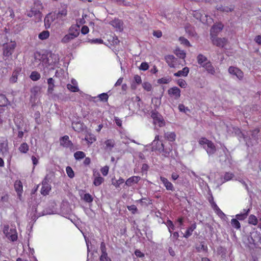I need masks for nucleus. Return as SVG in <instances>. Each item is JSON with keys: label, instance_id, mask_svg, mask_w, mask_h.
Instances as JSON below:
<instances>
[{"label": "nucleus", "instance_id": "9b49d317", "mask_svg": "<svg viewBox=\"0 0 261 261\" xmlns=\"http://www.w3.org/2000/svg\"><path fill=\"white\" fill-rule=\"evenodd\" d=\"M8 153V141L6 139L2 138L0 139V155L5 156Z\"/></svg>", "mask_w": 261, "mask_h": 261}, {"label": "nucleus", "instance_id": "338daca9", "mask_svg": "<svg viewBox=\"0 0 261 261\" xmlns=\"http://www.w3.org/2000/svg\"><path fill=\"white\" fill-rule=\"evenodd\" d=\"M135 254L136 256L139 257H143L144 256V254L141 251H140L139 250H136L135 251Z\"/></svg>", "mask_w": 261, "mask_h": 261}, {"label": "nucleus", "instance_id": "1a4fd4ad", "mask_svg": "<svg viewBox=\"0 0 261 261\" xmlns=\"http://www.w3.org/2000/svg\"><path fill=\"white\" fill-rule=\"evenodd\" d=\"M16 46V43L14 42H11L9 43L4 44L3 55L5 57H10L13 53Z\"/></svg>", "mask_w": 261, "mask_h": 261}, {"label": "nucleus", "instance_id": "f704fd0d", "mask_svg": "<svg viewBox=\"0 0 261 261\" xmlns=\"http://www.w3.org/2000/svg\"><path fill=\"white\" fill-rule=\"evenodd\" d=\"M165 137L169 141L173 142L176 139V135L174 132H167L165 134Z\"/></svg>", "mask_w": 261, "mask_h": 261}, {"label": "nucleus", "instance_id": "dca6fc26", "mask_svg": "<svg viewBox=\"0 0 261 261\" xmlns=\"http://www.w3.org/2000/svg\"><path fill=\"white\" fill-rule=\"evenodd\" d=\"M211 38L213 43L218 47H223L227 42V40L225 38H217L214 36L211 37Z\"/></svg>", "mask_w": 261, "mask_h": 261}, {"label": "nucleus", "instance_id": "0eeeda50", "mask_svg": "<svg viewBox=\"0 0 261 261\" xmlns=\"http://www.w3.org/2000/svg\"><path fill=\"white\" fill-rule=\"evenodd\" d=\"M151 117L153 119V124L155 126L163 127L165 125V122L163 116L158 112L152 111L151 112Z\"/></svg>", "mask_w": 261, "mask_h": 261}, {"label": "nucleus", "instance_id": "2f4dec72", "mask_svg": "<svg viewBox=\"0 0 261 261\" xmlns=\"http://www.w3.org/2000/svg\"><path fill=\"white\" fill-rule=\"evenodd\" d=\"M14 187L17 193L18 196L19 198L22 191V185L20 181H16L14 184Z\"/></svg>", "mask_w": 261, "mask_h": 261}, {"label": "nucleus", "instance_id": "c756f323", "mask_svg": "<svg viewBox=\"0 0 261 261\" xmlns=\"http://www.w3.org/2000/svg\"><path fill=\"white\" fill-rule=\"evenodd\" d=\"M84 139L89 145H91L96 140L95 136L90 133L86 135Z\"/></svg>", "mask_w": 261, "mask_h": 261}, {"label": "nucleus", "instance_id": "39448f33", "mask_svg": "<svg viewBox=\"0 0 261 261\" xmlns=\"http://www.w3.org/2000/svg\"><path fill=\"white\" fill-rule=\"evenodd\" d=\"M159 138V136L156 135L154 140L152 142V149L158 150L160 152L162 151L165 156H168L169 155L170 152L171 151V149H169V150H165L163 143L160 142Z\"/></svg>", "mask_w": 261, "mask_h": 261}, {"label": "nucleus", "instance_id": "f257e3e1", "mask_svg": "<svg viewBox=\"0 0 261 261\" xmlns=\"http://www.w3.org/2000/svg\"><path fill=\"white\" fill-rule=\"evenodd\" d=\"M80 34V26L79 25H71L68 31V33L64 35L61 39V42L63 44H67Z\"/></svg>", "mask_w": 261, "mask_h": 261}, {"label": "nucleus", "instance_id": "c03bdc74", "mask_svg": "<svg viewBox=\"0 0 261 261\" xmlns=\"http://www.w3.org/2000/svg\"><path fill=\"white\" fill-rule=\"evenodd\" d=\"M248 215V211L245 212L244 214H238L236 215V218L240 221L245 220Z\"/></svg>", "mask_w": 261, "mask_h": 261}, {"label": "nucleus", "instance_id": "0e129e2a", "mask_svg": "<svg viewBox=\"0 0 261 261\" xmlns=\"http://www.w3.org/2000/svg\"><path fill=\"white\" fill-rule=\"evenodd\" d=\"M89 32V28L86 25H84L81 29V33L83 35H86Z\"/></svg>", "mask_w": 261, "mask_h": 261}, {"label": "nucleus", "instance_id": "58836bf2", "mask_svg": "<svg viewBox=\"0 0 261 261\" xmlns=\"http://www.w3.org/2000/svg\"><path fill=\"white\" fill-rule=\"evenodd\" d=\"M258 222V220L255 216L251 215L248 218V223L250 224L256 225Z\"/></svg>", "mask_w": 261, "mask_h": 261}, {"label": "nucleus", "instance_id": "8fccbe9b", "mask_svg": "<svg viewBox=\"0 0 261 261\" xmlns=\"http://www.w3.org/2000/svg\"><path fill=\"white\" fill-rule=\"evenodd\" d=\"M67 88L71 92H75L79 91L77 86H74L70 84H67Z\"/></svg>", "mask_w": 261, "mask_h": 261}, {"label": "nucleus", "instance_id": "13d9d810", "mask_svg": "<svg viewBox=\"0 0 261 261\" xmlns=\"http://www.w3.org/2000/svg\"><path fill=\"white\" fill-rule=\"evenodd\" d=\"M124 181V180L122 178H119V179L116 180L115 182H113V185L116 188H118L119 187V186L123 184Z\"/></svg>", "mask_w": 261, "mask_h": 261}, {"label": "nucleus", "instance_id": "4be33fe9", "mask_svg": "<svg viewBox=\"0 0 261 261\" xmlns=\"http://www.w3.org/2000/svg\"><path fill=\"white\" fill-rule=\"evenodd\" d=\"M160 180L167 190L172 191L174 190V187L173 184L170 182L166 178L161 176Z\"/></svg>", "mask_w": 261, "mask_h": 261}, {"label": "nucleus", "instance_id": "4d7b16f0", "mask_svg": "<svg viewBox=\"0 0 261 261\" xmlns=\"http://www.w3.org/2000/svg\"><path fill=\"white\" fill-rule=\"evenodd\" d=\"M109 167L108 166H105L101 168L100 171L103 176H107L108 174Z\"/></svg>", "mask_w": 261, "mask_h": 261}, {"label": "nucleus", "instance_id": "09e8293b", "mask_svg": "<svg viewBox=\"0 0 261 261\" xmlns=\"http://www.w3.org/2000/svg\"><path fill=\"white\" fill-rule=\"evenodd\" d=\"M175 54L178 57L181 59H184L186 57V53L182 50L179 49H176L175 51Z\"/></svg>", "mask_w": 261, "mask_h": 261}, {"label": "nucleus", "instance_id": "72a5a7b5", "mask_svg": "<svg viewBox=\"0 0 261 261\" xmlns=\"http://www.w3.org/2000/svg\"><path fill=\"white\" fill-rule=\"evenodd\" d=\"M49 35V32L47 30H44L39 34L38 38L41 40H45L48 38Z\"/></svg>", "mask_w": 261, "mask_h": 261}, {"label": "nucleus", "instance_id": "ea45409f", "mask_svg": "<svg viewBox=\"0 0 261 261\" xmlns=\"http://www.w3.org/2000/svg\"><path fill=\"white\" fill-rule=\"evenodd\" d=\"M85 153L81 151H78L74 153V157L77 160H80L84 159L85 157Z\"/></svg>", "mask_w": 261, "mask_h": 261}, {"label": "nucleus", "instance_id": "37998d69", "mask_svg": "<svg viewBox=\"0 0 261 261\" xmlns=\"http://www.w3.org/2000/svg\"><path fill=\"white\" fill-rule=\"evenodd\" d=\"M217 10L222 11V12H228L230 11H231L233 10V8L232 7H225V6H217Z\"/></svg>", "mask_w": 261, "mask_h": 261}, {"label": "nucleus", "instance_id": "473e14b6", "mask_svg": "<svg viewBox=\"0 0 261 261\" xmlns=\"http://www.w3.org/2000/svg\"><path fill=\"white\" fill-rule=\"evenodd\" d=\"M196 225L195 223L192 224L186 230L184 235L185 238H188L192 234V232L196 229Z\"/></svg>", "mask_w": 261, "mask_h": 261}, {"label": "nucleus", "instance_id": "a19ab883", "mask_svg": "<svg viewBox=\"0 0 261 261\" xmlns=\"http://www.w3.org/2000/svg\"><path fill=\"white\" fill-rule=\"evenodd\" d=\"M231 224L232 227L234 228L239 229L241 227V224L240 222H239V220H238L236 218H233L231 220Z\"/></svg>", "mask_w": 261, "mask_h": 261}, {"label": "nucleus", "instance_id": "f3484780", "mask_svg": "<svg viewBox=\"0 0 261 261\" xmlns=\"http://www.w3.org/2000/svg\"><path fill=\"white\" fill-rule=\"evenodd\" d=\"M50 190L51 186L48 183V180L47 178V177H45L44 180L42 181L41 193L43 195H48Z\"/></svg>", "mask_w": 261, "mask_h": 261}, {"label": "nucleus", "instance_id": "6e6552de", "mask_svg": "<svg viewBox=\"0 0 261 261\" xmlns=\"http://www.w3.org/2000/svg\"><path fill=\"white\" fill-rule=\"evenodd\" d=\"M132 105H129L128 109L133 113L136 111L141 110L142 107L143 103L139 96H136L132 102Z\"/></svg>", "mask_w": 261, "mask_h": 261}, {"label": "nucleus", "instance_id": "f8f14e48", "mask_svg": "<svg viewBox=\"0 0 261 261\" xmlns=\"http://www.w3.org/2000/svg\"><path fill=\"white\" fill-rule=\"evenodd\" d=\"M166 63L171 68H177L179 64L177 59L173 55H168L165 57Z\"/></svg>", "mask_w": 261, "mask_h": 261}, {"label": "nucleus", "instance_id": "e2e57ef3", "mask_svg": "<svg viewBox=\"0 0 261 261\" xmlns=\"http://www.w3.org/2000/svg\"><path fill=\"white\" fill-rule=\"evenodd\" d=\"M179 41H180L181 43L184 45H186L187 46H190L189 41L187 39L184 37H180Z\"/></svg>", "mask_w": 261, "mask_h": 261}, {"label": "nucleus", "instance_id": "a211bd4d", "mask_svg": "<svg viewBox=\"0 0 261 261\" xmlns=\"http://www.w3.org/2000/svg\"><path fill=\"white\" fill-rule=\"evenodd\" d=\"M194 16L197 19H199L203 23H210L212 22V19L210 17H208L207 15L205 14H201L198 12H195L194 14Z\"/></svg>", "mask_w": 261, "mask_h": 261}, {"label": "nucleus", "instance_id": "6e6d98bb", "mask_svg": "<svg viewBox=\"0 0 261 261\" xmlns=\"http://www.w3.org/2000/svg\"><path fill=\"white\" fill-rule=\"evenodd\" d=\"M66 171L68 176L70 178H72L74 177V172L70 167H69V166L67 167L66 169Z\"/></svg>", "mask_w": 261, "mask_h": 261}, {"label": "nucleus", "instance_id": "603ef678", "mask_svg": "<svg viewBox=\"0 0 261 261\" xmlns=\"http://www.w3.org/2000/svg\"><path fill=\"white\" fill-rule=\"evenodd\" d=\"M67 14V11L65 9H62L57 14V18L62 19V17H65Z\"/></svg>", "mask_w": 261, "mask_h": 261}, {"label": "nucleus", "instance_id": "2eb2a0df", "mask_svg": "<svg viewBox=\"0 0 261 261\" xmlns=\"http://www.w3.org/2000/svg\"><path fill=\"white\" fill-rule=\"evenodd\" d=\"M60 143L61 146L64 147L72 149L73 148V144L68 136H64L60 140Z\"/></svg>", "mask_w": 261, "mask_h": 261}, {"label": "nucleus", "instance_id": "e433bc0d", "mask_svg": "<svg viewBox=\"0 0 261 261\" xmlns=\"http://www.w3.org/2000/svg\"><path fill=\"white\" fill-rule=\"evenodd\" d=\"M47 84H48V92L49 93H51L54 90V81L53 78L50 77L47 80Z\"/></svg>", "mask_w": 261, "mask_h": 261}, {"label": "nucleus", "instance_id": "3c124183", "mask_svg": "<svg viewBox=\"0 0 261 261\" xmlns=\"http://www.w3.org/2000/svg\"><path fill=\"white\" fill-rule=\"evenodd\" d=\"M100 261H111V259L108 257L107 254L102 250V254L100 256Z\"/></svg>", "mask_w": 261, "mask_h": 261}, {"label": "nucleus", "instance_id": "423d86ee", "mask_svg": "<svg viewBox=\"0 0 261 261\" xmlns=\"http://www.w3.org/2000/svg\"><path fill=\"white\" fill-rule=\"evenodd\" d=\"M3 232L9 240L13 242L17 240V234L16 229H10L8 225H5L3 228Z\"/></svg>", "mask_w": 261, "mask_h": 261}, {"label": "nucleus", "instance_id": "393cba45", "mask_svg": "<svg viewBox=\"0 0 261 261\" xmlns=\"http://www.w3.org/2000/svg\"><path fill=\"white\" fill-rule=\"evenodd\" d=\"M93 176L94 177L93 180V184L94 186H99L104 181V178L100 176L98 172L96 174L94 173Z\"/></svg>", "mask_w": 261, "mask_h": 261}, {"label": "nucleus", "instance_id": "69168bd1", "mask_svg": "<svg viewBox=\"0 0 261 261\" xmlns=\"http://www.w3.org/2000/svg\"><path fill=\"white\" fill-rule=\"evenodd\" d=\"M90 42L93 44H101L103 43V40L101 39H95L91 40Z\"/></svg>", "mask_w": 261, "mask_h": 261}, {"label": "nucleus", "instance_id": "052dcab7", "mask_svg": "<svg viewBox=\"0 0 261 261\" xmlns=\"http://www.w3.org/2000/svg\"><path fill=\"white\" fill-rule=\"evenodd\" d=\"M178 110L181 112L186 113L187 111H189V109L188 107H186L183 104H179L178 106Z\"/></svg>", "mask_w": 261, "mask_h": 261}, {"label": "nucleus", "instance_id": "4c0bfd02", "mask_svg": "<svg viewBox=\"0 0 261 261\" xmlns=\"http://www.w3.org/2000/svg\"><path fill=\"white\" fill-rule=\"evenodd\" d=\"M18 149L21 153H25L29 150V146L26 143H23L20 145Z\"/></svg>", "mask_w": 261, "mask_h": 261}, {"label": "nucleus", "instance_id": "5fc2aeb1", "mask_svg": "<svg viewBox=\"0 0 261 261\" xmlns=\"http://www.w3.org/2000/svg\"><path fill=\"white\" fill-rule=\"evenodd\" d=\"M177 84L182 88H186L187 86L186 82L183 79H179L177 82Z\"/></svg>", "mask_w": 261, "mask_h": 261}, {"label": "nucleus", "instance_id": "f03ea898", "mask_svg": "<svg viewBox=\"0 0 261 261\" xmlns=\"http://www.w3.org/2000/svg\"><path fill=\"white\" fill-rule=\"evenodd\" d=\"M42 60L39 64L41 67L54 69L53 66L58 61V56L55 54L50 55L48 57H42Z\"/></svg>", "mask_w": 261, "mask_h": 261}, {"label": "nucleus", "instance_id": "20e7f679", "mask_svg": "<svg viewBox=\"0 0 261 261\" xmlns=\"http://www.w3.org/2000/svg\"><path fill=\"white\" fill-rule=\"evenodd\" d=\"M42 3L39 0L35 1L33 5L31 8L30 12H28L27 15L32 17L37 15L39 18L41 17V11L43 9Z\"/></svg>", "mask_w": 261, "mask_h": 261}, {"label": "nucleus", "instance_id": "a18cd8bd", "mask_svg": "<svg viewBox=\"0 0 261 261\" xmlns=\"http://www.w3.org/2000/svg\"><path fill=\"white\" fill-rule=\"evenodd\" d=\"M142 87L147 91H151L152 89V85L147 82H144L142 83Z\"/></svg>", "mask_w": 261, "mask_h": 261}, {"label": "nucleus", "instance_id": "774afa93", "mask_svg": "<svg viewBox=\"0 0 261 261\" xmlns=\"http://www.w3.org/2000/svg\"><path fill=\"white\" fill-rule=\"evenodd\" d=\"M216 213H217V215L222 219L225 217L224 213L220 208L217 210Z\"/></svg>", "mask_w": 261, "mask_h": 261}, {"label": "nucleus", "instance_id": "7c9ffc66", "mask_svg": "<svg viewBox=\"0 0 261 261\" xmlns=\"http://www.w3.org/2000/svg\"><path fill=\"white\" fill-rule=\"evenodd\" d=\"M20 71V68H17L13 71L12 76L10 79V82L11 83H15L17 82L18 75H19Z\"/></svg>", "mask_w": 261, "mask_h": 261}, {"label": "nucleus", "instance_id": "bf43d9fd", "mask_svg": "<svg viewBox=\"0 0 261 261\" xmlns=\"http://www.w3.org/2000/svg\"><path fill=\"white\" fill-rule=\"evenodd\" d=\"M149 68V65L146 62H142L139 67V69L143 71L147 70Z\"/></svg>", "mask_w": 261, "mask_h": 261}, {"label": "nucleus", "instance_id": "9d476101", "mask_svg": "<svg viewBox=\"0 0 261 261\" xmlns=\"http://www.w3.org/2000/svg\"><path fill=\"white\" fill-rule=\"evenodd\" d=\"M228 71L229 74L236 76L238 80H242L243 79L244 73L238 68L230 66L229 67Z\"/></svg>", "mask_w": 261, "mask_h": 261}, {"label": "nucleus", "instance_id": "680f3d73", "mask_svg": "<svg viewBox=\"0 0 261 261\" xmlns=\"http://www.w3.org/2000/svg\"><path fill=\"white\" fill-rule=\"evenodd\" d=\"M84 200L87 202H91L93 201V198L89 194H85L84 196Z\"/></svg>", "mask_w": 261, "mask_h": 261}, {"label": "nucleus", "instance_id": "864d4df0", "mask_svg": "<svg viewBox=\"0 0 261 261\" xmlns=\"http://www.w3.org/2000/svg\"><path fill=\"white\" fill-rule=\"evenodd\" d=\"M166 224L168 227L169 231L170 232V233H171V230H174L175 229V226L173 222L170 220H168Z\"/></svg>", "mask_w": 261, "mask_h": 261}, {"label": "nucleus", "instance_id": "bb28decb", "mask_svg": "<svg viewBox=\"0 0 261 261\" xmlns=\"http://www.w3.org/2000/svg\"><path fill=\"white\" fill-rule=\"evenodd\" d=\"M203 67L205 69L208 73L212 75L215 74L216 72L215 69L210 61L205 63L203 65Z\"/></svg>", "mask_w": 261, "mask_h": 261}, {"label": "nucleus", "instance_id": "412c9836", "mask_svg": "<svg viewBox=\"0 0 261 261\" xmlns=\"http://www.w3.org/2000/svg\"><path fill=\"white\" fill-rule=\"evenodd\" d=\"M115 144V141L113 139H108L104 142L103 148L105 150L110 151L114 147Z\"/></svg>", "mask_w": 261, "mask_h": 261}, {"label": "nucleus", "instance_id": "aec40b11", "mask_svg": "<svg viewBox=\"0 0 261 261\" xmlns=\"http://www.w3.org/2000/svg\"><path fill=\"white\" fill-rule=\"evenodd\" d=\"M142 83V79L140 75H135L134 76L133 80L131 83V88L133 90H136L137 88V86L140 85Z\"/></svg>", "mask_w": 261, "mask_h": 261}, {"label": "nucleus", "instance_id": "7ed1b4c3", "mask_svg": "<svg viewBox=\"0 0 261 261\" xmlns=\"http://www.w3.org/2000/svg\"><path fill=\"white\" fill-rule=\"evenodd\" d=\"M199 144L206 151L208 155L213 154L216 149L214 143L206 139L205 138H201L199 140Z\"/></svg>", "mask_w": 261, "mask_h": 261}, {"label": "nucleus", "instance_id": "cd10ccee", "mask_svg": "<svg viewBox=\"0 0 261 261\" xmlns=\"http://www.w3.org/2000/svg\"><path fill=\"white\" fill-rule=\"evenodd\" d=\"M189 72V69L187 67H184L181 70L175 73L174 75L175 76H187Z\"/></svg>", "mask_w": 261, "mask_h": 261}, {"label": "nucleus", "instance_id": "ddd939ff", "mask_svg": "<svg viewBox=\"0 0 261 261\" xmlns=\"http://www.w3.org/2000/svg\"><path fill=\"white\" fill-rule=\"evenodd\" d=\"M217 176H219V174H217V175H216V176H215V178H216L215 181H216V184L218 185H221L223 183L231 179L232 178V177H233V174H232L231 173H229V172L226 173L225 174L223 178L221 176L220 178H216Z\"/></svg>", "mask_w": 261, "mask_h": 261}, {"label": "nucleus", "instance_id": "de8ad7c7", "mask_svg": "<svg viewBox=\"0 0 261 261\" xmlns=\"http://www.w3.org/2000/svg\"><path fill=\"white\" fill-rule=\"evenodd\" d=\"M117 4L120 6H130L132 4L130 2L127 1L126 0H114Z\"/></svg>", "mask_w": 261, "mask_h": 261}, {"label": "nucleus", "instance_id": "5701e85b", "mask_svg": "<svg viewBox=\"0 0 261 261\" xmlns=\"http://www.w3.org/2000/svg\"><path fill=\"white\" fill-rule=\"evenodd\" d=\"M141 177L138 176H133L128 178L125 181V185L128 187L132 186L134 184H137L140 180Z\"/></svg>", "mask_w": 261, "mask_h": 261}, {"label": "nucleus", "instance_id": "49530a36", "mask_svg": "<svg viewBox=\"0 0 261 261\" xmlns=\"http://www.w3.org/2000/svg\"><path fill=\"white\" fill-rule=\"evenodd\" d=\"M8 103V100L6 96L3 94L0 95V106H7Z\"/></svg>", "mask_w": 261, "mask_h": 261}, {"label": "nucleus", "instance_id": "a878e982", "mask_svg": "<svg viewBox=\"0 0 261 261\" xmlns=\"http://www.w3.org/2000/svg\"><path fill=\"white\" fill-rule=\"evenodd\" d=\"M196 249L199 253H206L207 252L208 248L205 243L201 242L200 244L196 246Z\"/></svg>", "mask_w": 261, "mask_h": 261}, {"label": "nucleus", "instance_id": "c9c22d12", "mask_svg": "<svg viewBox=\"0 0 261 261\" xmlns=\"http://www.w3.org/2000/svg\"><path fill=\"white\" fill-rule=\"evenodd\" d=\"M197 61L198 64H200L202 67H203V65L205 63L208 62L209 61L205 56L201 54H200L197 56Z\"/></svg>", "mask_w": 261, "mask_h": 261}, {"label": "nucleus", "instance_id": "c85d7f7f", "mask_svg": "<svg viewBox=\"0 0 261 261\" xmlns=\"http://www.w3.org/2000/svg\"><path fill=\"white\" fill-rule=\"evenodd\" d=\"M55 18V16L50 14L47 15L44 18V24L46 28H49L51 23L53 21Z\"/></svg>", "mask_w": 261, "mask_h": 261}, {"label": "nucleus", "instance_id": "b1692460", "mask_svg": "<svg viewBox=\"0 0 261 261\" xmlns=\"http://www.w3.org/2000/svg\"><path fill=\"white\" fill-rule=\"evenodd\" d=\"M110 24L119 31L123 29V23L118 19H115L111 21Z\"/></svg>", "mask_w": 261, "mask_h": 261}, {"label": "nucleus", "instance_id": "6ab92c4d", "mask_svg": "<svg viewBox=\"0 0 261 261\" xmlns=\"http://www.w3.org/2000/svg\"><path fill=\"white\" fill-rule=\"evenodd\" d=\"M223 28V25L219 23L213 25L211 30V37L216 36L220 32L222 31Z\"/></svg>", "mask_w": 261, "mask_h": 261}, {"label": "nucleus", "instance_id": "79ce46f5", "mask_svg": "<svg viewBox=\"0 0 261 261\" xmlns=\"http://www.w3.org/2000/svg\"><path fill=\"white\" fill-rule=\"evenodd\" d=\"M30 79L34 81H38L40 78V74L37 71H33L30 76Z\"/></svg>", "mask_w": 261, "mask_h": 261}, {"label": "nucleus", "instance_id": "4468645a", "mask_svg": "<svg viewBox=\"0 0 261 261\" xmlns=\"http://www.w3.org/2000/svg\"><path fill=\"white\" fill-rule=\"evenodd\" d=\"M180 90L177 87H173L168 89V93L171 97L178 99L180 96Z\"/></svg>", "mask_w": 261, "mask_h": 261}]
</instances>
